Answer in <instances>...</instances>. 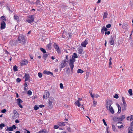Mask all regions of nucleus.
<instances>
[{"mask_svg": "<svg viewBox=\"0 0 133 133\" xmlns=\"http://www.w3.org/2000/svg\"><path fill=\"white\" fill-rule=\"evenodd\" d=\"M47 131L45 130H42L39 131L37 133H46Z\"/></svg>", "mask_w": 133, "mask_h": 133, "instance_id": "2f4dec72", "label": "nucleus"}, {"mask_svg": "<svg viewBox=\"0 0 133 133\" xmlns=\"http://www.w3.org/2000/svg\"><path fill=\"white\" fill-rule=\"evenodd\" d=\"M108 15V13L107 12H105L104 13L103 15V18H106L107 17V16Z\"/></svg>", "mask_w": 133, "mask_h": 133, "instance_id": "e433bc0d", "label": "nucleus"}, {"mask_svg": "<svg viewBox=\"0 0 133 133\" xmlns=\"http://www.w3.org/2000/svg\"><path fill=\"white\" fill-rule=\"evenodd\" d=\"M116 105L118 107V114L120 113L121 111V108L120 106L119 105V104L118 103H116Z\"/></svg>", "mask_w": 133, "mask_h": 133, "instance_id": "4be33fe9", "label": "nucleus"}, {"mask_svg": "<svg viewBox=\"0 0 133 133\" xmlns=\"http://www.w3.org/2000/svg\"><path fill=\"white\" fill-rule=\"evenodd\" d=\"M16 127L15 125H13L11 127H7L6 129V131H12L14 130V129H15L16 128Z\"/></svg>", "mask_w": 133, "mask_h": 133, "instance_id": "423d86ee", "label": "nucleus"}, {"mask_svg": "<svg viewBox=\"0 0 133 133\" xmlns=\"http://www.w3.org/2000/svg\"><path fill=\"white\" fill-rule=\"evenodd\" d=\"M127 106L122 105V110L123 111H124L126 110V107Z\"/></svg>", "mask_w": 133, "mask_h": 133, "instance_id": "bb28decb", "label": "nucleus"}, {"mask_svg": "<svg viewBox=\"0 0 133 133\" xmlns=\"http://www.w3.org/2000/svg\"><path fill=\"white\" fill-rule=\"evenodd\" d=\"M72 57L75 58H77L78 57V56L76 53H74L73 54V55L72 56Z\"/></svg>", "mask_w": 133, "mask_h": 133, "instance_id": "4c0bfd02", "label": "nucleus"}, {"mask_svg": "<svg viewBox=\"0 0 133 133\" xmlns=\"http://www.w3.org/2000/svg\"><path fill=\"white\" fill-rule=\"evenodd\" d=\"M60 86L61 88L62 89L63 88V84L62 83H61L60 84Z\"/></svg>", "mask_w": 133, "mask_h": 133, "instance_id": "13d9d810", "label": "nucleus"}, {"mask_svg": "<svg viewBox=\"0 0 133 133\" xmlns=\"http://www.w3.org/2000/svg\"><path fill=\"white\" fill-rule=\"evenodd\" d=\"M28 63V61L26 59H24L21 61L20 63L21 65L22 66L24 65H26Z\"/></svg>", "mask_w": 133, "mask_h": 133, "instance_id": "9b49d317", "label": "nucleus"}, {"mask_svg": "<svg viewBox=\"0 0 133 133\" xmlns=\"http://www.w3.org/2000/svg\"><path fill=\"white\" fill-rule=\"evenodd\" d=\"M6 9L7 10H8L9 11H11L10 8L8 6L6 7Z\"/></svg>", "mask_w": 133, "mask_h": 133, "instance_id": "e2e57ef3", "label": "nucleus"}, {"mask_svg": "<svg viewBox=\"0 0 133 133\" xmlns=\"http://www.w3.org/2000/svg\"><path fill=\"white\" fill-rule=\"evenodd\" d=\"M78 51V52L80 54H82V52L83 51V49H82L81 48H80L77 49Z\"/></svg>", "mask_w": 133, "mask_h": 133, "instance_id": "b1692460", "label": "nucleus"}, {"mask_svg": "<svg viewBox=\"0 0 133 133\" xmlns=\"http://www.w3.org/2000/svg\"><path fill=\"white\" fill-rule=\"evenodd\" d=\"M93 103L94 104H95V105H96L97 104V102L96 101H94Z\"/></svg>", "mask_w": 133, "mask_h": 133, "instance_id": "774afa93", "label": "nucleus"}, {"mask_svg": "<svg viewBox=\"0 0 133 133\" xmlns=\"http://www.w3.org/2000/svg\"><path fill=\"white\" fill-rule=\"evenodd\" d=\"M38 75L39 77V78H41L42 77V74L40 72H39L38 74Z\"/></svg>", "mask_w": 133, "mask_h": 133, "instance_id": "603ef678", "label": "nucleus"}, {"mask_svg": "<svg viewBox=\"0 0 133 133\" xmlns=\"http://www.w3.org/2000/svg\"><path fill=\"white\" fill-rule=\"evenodd\" d=\"M21 79L19 78H17L16 79V81L18 83L21 81Z\"/></svg>", "mask_w": 133, "mask_h": 133, "instance_id": "09e8293b", "label": "nucleus"}, {"mask_svg": "<svg viewBox=\"0 0 133 133\" xmlns=\"http://www.w3.org/2000/svg\"><path fill=\"white\" fill-rule=\"evenodd\" d=\"M6 110L5 109H3L2 111H1V112H2V113H5V112H6Z\"/></svg>", "mask_w": 133, "mask_h": 133, "instance_id": "4d7b16f0", "label": "nucleus"}, {"mask_svg": "<svg viewBox=\"0 0 133 133\" xmlns=\"http://www.w3.org/2000/svg\"><path fill=\"white\" fill-rule=\"evenodd\" d=\"M113 104V102L111 100L109 99L107 101L105 106L106 108H108L111 106V105Z\"/></svg>", "mask_w": 133, "mask_h": 133, "instance_id": "39448f33", "label": "nucleus"}, {"mask_svg": "<svg viewBox=\"0 0 133 133\" xmlns=\"http://www.w3.org/2000/svg\"><path fill=\"white\" fill-rule=\"evenodd\" d=\"M128 92L130 96H132V90L131 89H129L128 90Z\"/></svg>", "mask_w": 133, "mask_h": 133, "instance_id": "58836bf2", "label": "nucleus"}, {"mask_svg": "<svg viewBox=\"0 0 133 133\" xmlns=\"http://www.w3.org/2000/svg\"><path fill=\"white\" fill-rule=\"evenodd\" d=\"M13 70L15 71H16L18 70L17 67L16 65H15L13 67Z\"/></svg>", "mask_w": 133, "mask_h": 133, "instance_id": "f704fd0d", "label": "nucleus"}, {"mask_svg": "<svg viewBox=\"0 0 133 133\" xmlns=\"http://www.w3.org/2000/svg\"><path fill=\"white\" fill-rule=\"evenodd\" d=\"M44 107V105H39V107H40L41 108H42Z\"/></svg>", "mask_w": 133, "mask_h": 133, "instance_id": "680f3d73", "label": "nucleus"}, {"mask_svg": "<svg viewBox=\"0 0 133 133\" xmlns=\"http://www.w3.org/2000/svg\"><path fill=\"white\" fill-rule=\"evenodd\" d=\"M102 30H103L104 31H107L108 29L107 28H106L105 26H103L102 28Z\"/></svg>", "mask_w": 133, "mask_h": 133, "instance_id": "a18cd8bd", "label": "nucleus"}, {"mask_svg": "<svg viewBox=\"0 0 133 133\" xmlns=\"http://www.w3.org/2000/svg\"><path fill=\"white\" fill-rule=\"evenodd\" d=\"M67 130L69 131V132H71V130H70V128H69H69H67Z\"/></svg>", "mask_w": 133, "mask_h": 133, "instance_id": "338daca9", "label": "nucleus"}, {"mask_svg": "<svg viewBox=\"0 0 133 133\" xmlns=\"http://www.w3.org/2000/svg\"><path fill=\"white\" fill-rule=\"evenodd\" d=\"M25 81H26L29 78V76L28 74L25 73Z\"/></svg>", "mask_w": 133, "mask_h": 133, "instance_id": "412c9836", "label": "nucleus"}, {"mask_svg": "<svg viewBox=\"0 0 133 133\" xmlns=\"http://www.w3.org/2000/svg\"><path fill=\"white\" fill-rule=\"evenodd\" d=\"M98 97H99V95L98 94H96L95 95L94 94V97H95V98H97Z\"/></svg>", "mask_w": 133, "mask_h": 133, "instance_id": "052dcab7", "label": "nucleus"}, {"mask_svg": "<svg viewBox=\"0 0 133 133\" xmlns=\"http://www.w3.org/2000/svg\"><path fill=\"white\" fill-rule=\"evenodd\" d=\"M69 62L68 60H66L65 59L63 60L61 64V66L59 67L60 71H61L62 69L64 68L68 64V63Z\"/></svg>", "mask_w": 133, "mask_h": 133, "instance_id": "f03ea898", "label": "nucleus"}, {"mask_svg": "<svg viewBox=\"0 0 133 133\" xmlns=\"http://www.w3.org/2000/svg\"><path fill=\"white\" fill-rule=\"evenodd\" d=\"M5 125L4 123H1L0 124V128H1V129H2V128L3 127H5Z\"/></svg>", "mask_w": 133, "mask_h": 133, "instance_id": "a19ab883", "label": "nucleus"}, {"mask_svg": "<svg viewBox=\"0 0 133 133\" xmlns=\"http://www.w3.org/2000/svg\"><path fill=\"white\" fill-rule=\"evenodd\" d=\"M43 73L45 74H46L47 75L51 74L52 76H53V73L48 71L44 70L43 71Z\"/></svg>", "mask_w": 133, "mask_h": 133, "instance_id": "dca6fc26", "label": "nucleus"}, {"mask_svg": "<svg viewBox=\"0 0 133 133\" xmlns=\"http://www.w3.org/2000/svg\"><path fill=\"white\" fill-rule=\"evenodd\" d=\"M124 127V126L122 124L121 126H118V127L119 129H121L122 128V127Z\"/></svg>", "mask_w": 133, "mask_h": 133, "instance_id": "bf43d9fd", "label": "nucleus"}, {"mask_svg": "<svg viewBox=\"0 0 133 133\" xmlns=\"http://www.w3.org/2000/svg\"><path fill=\"white\" fill-rule=\"evenodd\" d=\"M53 46L58 53H61V51L59 49V47L56 43H54L53 45Z\"/></svg>", "mask_w": 133, "mask_h": 133, "instance_id": "0eeeda50", "label": "nucleus"}, {"mask_svg": "<svg viewBox=\"0 0 133 133\" xmlns=\"http://www.w3.org/2000/svg\"><path fill=\"white\" fill-rule=\"evenodd\" d=\"M125 116L124 115H123L120 116L119 117H117V119L119 121H122L125 118Z\"/></svg>", "mask_w": 133, "mask_h": 133, "instance_id": "a211bd4d", "label": "nucleus"}, {"mask_svg": "<svg viewBox=\"0 0 133 133\" xmlns=\"http://www.w3.org/2000/svg\"><path fill=\"white\" fill-rule=\"evenodd\" d=\"M84 72L81 69H79L77 71V72L78 73H80L81 74H82Z\"/></svg>", "mask_w": 133, "mask_h": 133, "instance_id": "72a5a7b5", "label": "nucleus"}, {"mask_svg": "<svg viewBox=\"0 0 133 133\" xmlns=\"http://www.w3.org/2000/svg\"><path fill=\"white\" fill-rule=\"evenodd\" d=\"M17 39L16 42L17 44L18 43L24 44L25 43V39L23 35L22 34H20L18 35Z\"/></svg>", "mask_w": 133, "mask_h": 133, "instance_id": "f257e3e1", "label": "nucleus"}, {"mask_svg": "<svg viewBox=\"0 0 133 133\" xmlns=\"http://www.w3.org/2000/svg\"><path fill=\"white\" fill-rule=\"evenodd\" d=\"M128 133H133V127H130L129 128Z\"/></svg>", "mask_w": 133, "mask_h": 133, "instance_id": "393cba45", "label": "nucleus"}, {"mask_svg": "<svg viewBox=\"0 0 133 133\" xmlns=\"http://www.w3.org/2000/svg\"><path fill=\"white\" fill-rule=\"evenodd\" d=\"M128 133H133V127H130L129 128Z\"/></svg>", "mask_w": 133, "mask_h": 133, "instance_id": "a878e982", "label": "nucleus"}, {"mask_svg": "<svg viewBox=\"0 0 133 133\" xmlns=\"http://www.w3.org/2000/svg\"><path fill=\"white\" fill-rule=\"evenodd\" d=\"M75 104L76 105L78 106V107H80L81 105L79 102V100H77L75 102Z\"/></svg>", "mask_w": 133, "mask_h": 133, "instance_id": "c85d7f7f", "label": "nucleus"}, {"mask_svg": "<svg viewBox=\"0 0 133 133\" xmlns=\"http://www.w3.org/2000/svg\"><path fill=\"white\" fill-rule=\"evenodd\" d=\"M14 19L15 20H16L17 22H18L19 20V17L18 16L14 15Z\"/></svg>", "mask_w": 133, "mask_h": 133, "instance_id": "5701e85b", "label": "nucleus"}, {"mask_svg": "<svg viewBox=\"0 0 133 133\" xmlns=\"http://www.w3.org/2000/svg\"><path fill=\"white\" fill-rule=\"evenodd\" d=\"M88 44V41L87 39H85L84 41L81 43V45L82 46L85 47L86 46V45Z\"/></svg>", "mask_w": 133, "mask_h": 133, "instance_id": "4468645a", "label": "nucleus"}, {"mask_svg": "<svg viewBox=\"0 0 133 133\" xmlns=\"http://www.w3.org/2000/svg\"><path fill=\"white\" fill-rule=\"evenodd\" d=\"M111 25L110 24H109L107 25H106V27L107 28H110L111 27Z\"/></svg>", "mask_w": 133, "mask_h": 133, "instance_id": "3c124183", "label": "nucleus"}, {"mask_svg": "<svg viewBox=\"0 0 133 133\" xmlns=\"http://www.w3.org/2000/svg\"><path fill=\"white\" fill-rule=\"evenodd\" d=\"M15 122L16 123H19V121L18 119H17L15 120Z\"/></svg>", "mask_w": 133, "mask_h": 133, "instance_id": "0e129e2a", "label": "nucleus"}, {"mask_svg": "<svg viewBox=\"0 0 133 133\" xmlns=\"http://www.w3.org/2000/svg\"><path fill=\"white\" fill-rule=\"evenodd\" d=\"M116 35L115 34L113 35V37L111 36V38H110L109 40V43L111 45H112L114 43V40H115L116 38Z\"/></svg>", "mask_w": 133, "mask_h": 133, "instance_id": "20e7f679", "label": "nucleus"}, {"mask_svg": "<svg viewBox=\"0 0 133 133\" xmlns=\"http://www.w3.org/2000/svg\"><path fill=\"white\" fill-rule=\"evenodd\" d=\"M90 94L91 97L92 98H93L94 97V94H93V95L91 93Z\"/></svg>", "mask_w": 133, "mask_h": 133, "instance_id": "69168bd1", "label": "nucleus"}, {"mask_svg": "<svg viewBox=\"0 0 133 133\" xmlns=\"http://www.w3.org/2000/svg\"><path fill=\"white\" fill-rule=\"evenodd\" d=\"M51 43L50 42L47 44L46 46L47 48H48L49 50H50L51 49Z\"/></svg>", "mask_w": 133, "mask_h": 133, "instance_id": "cd10ccee", "label": "nucleus"}, {"mask_svg": "<svg viewBox=\"0 0 133 133\" xmlns=\"http://www.w3.org/2000/svg\"><path fill=\"white\" fill-rule=\"evenodd\" d=\"M69 65L70 66V68L71 70H73V68L74 66V65L69 64Z\"/></svg>", "mask_w": 133, "mask_h": 133, "instance_id": "c03bdc74", "label": "nucleus"}, {"mask_svg": "<svg viewBox=\"0 0 133 133\" xmlns=\"http://www.w3.org/2000/svg\"><path fill=\"white\" fill-rule=\"evenodd\" d=\"M13 113L14 114L13 117L14 118H16L18 117V113L16 110H14Z\"/></svg>", "mask_w": 133, "mask_h": 133, "instance_id": "f3484780", "label": "nucleus"}, {"mask_svg": "<svg viewBox=\"0 0 133 133\" xmlns=\"http://www.w3.org/2000/svg\"><path fill=\"white\" fill-rule=\"evenodd\" d=\"M27 94L29 95L30 96L31 95L32 92L31 91L29 90L28 91Z\"/></svg>", "mask_w": 133, "mask_h": 133, "instance_id": "49530a36", "label": "nucleus"}, {"mask_svg": "<svg viewBox=\"0 0 133 133\" xmlns=\"http://www.w3.org/2000/svg\"><path fill=\"white\" fill-rule=\"evenodd\" d=\"M128 25L126 23H124L123 24V25H122V28L124 29L125 30H127L128 29Z\"/></svg>", "mask_w": 133, "mask_h": 133, "instance_id": "aec40b11", "label": "nucleus"}, {"mask_svg": "<svg viewBox=\"0 0 133 133\" xmlns=\"http://www.w3.org/2000/svg\"><path fill=\"white\" fill-rule=\"evenodd\" d=\"M122 101L123 102V104H122V105H126L127 106V104L125 102L124 98V97H122Z\"/></svg>", "mask_w": 133, "mask_h": 133, "instance_id": "c756f323", "label": "nucleus"}, {"mask_svg": "<svg viewBox=\"0 0 133 133\" xmlns=\"http://www.w3.org/2000/svg\"><path fill=\"white\" fill-rule=\"evenodd\" d=\"M65 122H59L57 123V125L60 126H64L65 125Z\"/></svg>", "mask_w": 133, "mask_h": 133, "instance_id": "6ab92c4d", "label": "nucleus"}, {"mask_svg": "<svg viewBox=\"0 0 133 133\" xmlns=\"http://www.w3.org/2000/svg\"><path fill=\"white\" fill-rule=\"evenodd\" d=\"M102 121L104 123V125H105V126H107V124L106 122H105V120L104 119H103Z\"/></svg>", "mask_w": 133, "mask_h": 133, "instance_id": "6e6d98bb", "label": "nucleus"}, {"mask_svg": "<svg viewBox=\"0 0 133 133\" xmlns=\"http://www.w3.org/2000/svg\"><path fill=\"white\" fill-rule=\"evenodd\" d=\"M48 55L47 54H45L43 55V59L45 61L46 60V58L48 57Z\"/></svg>", "mask_w": 133, "mask_h": 133, "instance_id": "473e14b6", "label": "nucleus"}, {"mask_svg": "<svg viewBox=\"0 0 133 133\" xmlns=\"http://www.w3.org/2000/svg\"><path fill=\"white\" fill-rule=\"evenodd\" d=\"M1 25V29L2 30L3 29L5 28L6 24L5 22L4 21L2 22Z\"/></svg>", "mask_w": 133, "mask_h": 133, "instance_id": "9d476101", "label": "nucleus"}, {"mask_svg": "<svg viewBox=\"0 0 133 133\" xmlns=\"http://www.w3.org/2000/svg\"><path fill=\"white\" fill-rule=\"evenodd\" d=\"M107 110H109L111 114H114V110L112 107L110 106V107H108V108H107Z\"/></svg>", "mask_w": 133, "mask_h": 133, "instance_id": "f8f14e48", "label": "nucleus"}, {"mask_svg": "<svg viewBox=\"0 0 133 133\" xmlns=\"http://www.w3.org/2000/svg\"><path fill=\"white\" fill-rule=\"evenodd\" d=\"M40 0H37L35 3L36 4V5L40 4Z\"/></svg>", "mask_w": 133, "mask_h": 133, "instance_id": "79ce46f5", "label": "nucleus"}, {"mask_svg": "<svg viewBox=\"0 0 133 133\" xmlns=\"http://www.w3.org/2000/svg\"><path fill=\"white\" fill-rule=\"evenodd\" d=\"M54 128L55 129H58L59 128V126L57 125H55L54 126Z\"/></svg>", "mask_w": 133, "mask_h": 133, "instance_id": "864d4df0", "label": "nucleus"}, {"mask_svg": "<svg viewBox=\"0 0 133 133\" xmlns=\"http://www.w3.org/2000/svg\"><path fill=\"white\" fill-rule=\"evenodd\" d=\"M54 101V99L52 97H50L49 99V105L50 106H51L52 103Z\"/></svg>", "mask_w": 133, "mask_h": 133, "instance_id": "1a4fd4ad", "label": "nucleus"}, {"mask_svg": "<svg viewBox=\"0 0 133 133\" xmlns=\"http://www.w3.org/2000/svg\"><path fill=\"white\" fill-rule=\"evenodd\" d=\"M114 97L115 98L117 99L119 97L118 94H116Z\"/></svg>", "mask_w": 133, "mask_h": 133, "instance_id": "de8ad7c7", "label": "nucleus"}, {"mask_svg": "<svg viewBox=\"0 0 133 133\" xmlns=\"http://www.w3.org/2000/svg\"><path fill=\"white\" fill-rule=\"evenodd\" d=\"M110 32L109 31H107V32L106 31H105V35H106L107 34L108 35H109L110 34Z\"/></svg>", "mask_w": 133, "mask_h": 133, "instance_id": "5fc2aeb1", "label": "nucleus"}, {"mask_svg": "<svg viewBox=\"0 0 133 133\" xmlns=\"http://www.w3.org/2000/svg\"><path fill=\"white\" fill-rule=\"evenodd\" d=\"M112 129L114 131L115 130L116 128L114 125L112 124Z\"/></svg>", "mask_w": 133, "mask_h": 133, "instance_id": "8fccbe9b", "label": "nucleus"}, {"mask_svg": "<svg viewBox=\"0 0 133 133\" xmlns=\"http://www.w3.org/2000/svg\"><path fill=\"white\" fill-rule=\"evenodd\" d=\"M75 58L72 57L71 59L69 60V64L74 65V63L76 61Z\"/></svg>", "mask_w": 133, "mask_h": 133, "instance_id": "2eb2a0df", "label": "nucleus"}, {"mask_svg": "<svg viewBox=\"0 0 133 133\" xmlns=\"http://www.w3.org/2000/svg\"><path fill=\"white\" fill-rule=\"evenodd\" d=\"M49 93L47 91L46 92H45V94L43 95V99H44L45 98L46 99L49 97Z\"/></svg>", "mask_w": 133, "mask_h": 133, "instance_id": "ddd939ff", "label": "nucleus"}, {"mask_svg": "<svg viewBox=\"0 0 133 133\" xmlns=\"http://www.w3.org/2000/svg\"><path fill=\"white\" fill-rule=\"evenodd\" d=\"M1 18L2 19V20L5 21H6V19L5 18V17L4 16H1Z\"/></svg>", "mask_w": 133, "mask_h": 133, "instance_id": "37998d69", "label": "nucleus"}, {"mask_svg": "<svg viewBox=\"0 0 133 133\" xmlns=\"http://www.w3.org/2000/svg\"><path fill=\"white\" fill-rule=\"evenodd\" d=\"M23 102V101L19 98L17 99V104L18 106L21 108H23L21 104Z\"/></svg>", "mask_w": 133, "mask_h": 133, "instance_id": "6e6552de", "label": "nucleus"}, {"mask_svg": "<svg viewBox=\"0 0 133 133\" xmlns=\"http://www.w3.org/2000/svg\"><path fill=\"white\" fill-rule=\"evenodd\" d=\"M39 108V106H38V105H35L34 107V109L35 110H38Z\"/></svg>", "mask_w": 133, "mask_h": 133, "instance_id": "ea45409f", "label": "nucleus"}, {"mask_svg": "<svg viewBox=\"0 0 133 133\" xmlns=\"http://www.w3.org/2000/svg\"><path fill=\"white\" fill-rule=\"evenodd\" d=\"M41 50L43 53H46V51L45 50L42 48H41L40 49Z\"/></svg>", "mask_w": 133, "mask_h": 133, "instance_id": "c9c22d12", "label": "nucleus"}, {"mask_svg": "<svg viewBox=\"0 0 133 133\" xmlns=\"http://www.w3.org/2000/svg\"><path fill=\"white\" fill-rule=\"evenodd\" d=\"M35 16L34 15H29L28 17V18L26 20V22L30 23L33 22L34 21V18Z\"/></svg>", "mask_w": 133, "mask_h": 133, "instance_id": "7ed1b4c3", "label": "nucleus"}, {"mask_svg": "<svg viewBox=\"0 0 133 133\" xmlns=\"http://www.w3.org/2000/svg\"><path fill=\"white\" fill-rule=\"evenodd\" d=\"M122 101L123 102V104H122V105H126L127 106V104L125 102L124 98V97H122Z\"/></svg>", "mask_w": 133, "mask_h": 133, "instance_id": "7c9ffc66", "label": "nucleus"}]
</instances>
